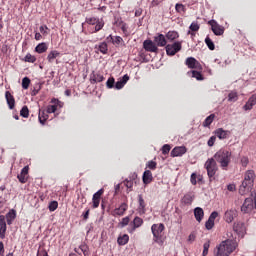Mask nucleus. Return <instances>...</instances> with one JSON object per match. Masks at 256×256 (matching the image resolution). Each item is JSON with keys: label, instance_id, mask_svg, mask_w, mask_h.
<instances>
[{"label": "nucleus", "instance_id": "obj_1", "mask_svg": "<svg viewBox=\"0 0 256 256\" xmlns=\"http://www.w3.org/2000/svg\"><path fill=\"white\" fill-rule=\"evenodd\" d=\"M235 249H237V242L235 240L228 239L222 241L221 244L216 247L215 256H229Z\"/></svg>", "mask_w": 256, "mask_h": 256}, {"label": "nucleus", "instance_id": "obj_2", "mask_svg": "<svg viewBox=\"0 0 256 256\" xmlns=\"http://www.w3.org/2000/svg\"><path fill=\"white\" fill-rule=\"evenodd\" d=\"M255 171L247 170L244 174V180L239 188L240 195H247L251 189H253V185L255 183Z\"/></svg>", "mask_w": 256, "mask_h": 256}, {"label": "nucleus", "instance_id": "obj_3", "mask_svg": "<svg viewBox=\"0 0 256 256\" xmlns=\"http://www.w3.org/2000/svg\"><path fill=\"white\" fill-rule=\"evenodd\" d=\"M231 155L232 153L225 149H220L214 154L215 161L219 163L223 171H227V167H229V163H231Z\"/></svg>", "mask_w": 256, "mask_h": 256}, {"label": "nucleus", "instance_id": "obj_4", "mask_svg": "<svg viewBox=\"0 0 256 256\" xmlns=\"http://www.w3.org/2000/svg\"><path fill=\"white\" fill-rule=\"evenodd\" d=\"M165 230V226L163 224H153L151 227L153 241L154 243H158V245H163V240L161 239V234Z\"/></svg>", "mask_w": 256, "mask_h": 256}, {"label": "nucleus", "instance_id": "obj_5", "mask_svg": "<svg viewBox=\"0 0 256 256\" xmlns=\"http://www.w3.org/2000/svg\"><path fill=\"white\" fill-rule=\"evenodd\" d=\"M204 168L207 171L208 177L211 179L212 177H215V174L217 173L218 167H217V160L215 158H209L205 164Z\"/></svg>", "mask_w": 256, "mask_h": 256}, {"label": "nucleus", "instance_id": "obj_6", "mask_svg": "<svg viewBox=\"0 0 256 256\" xmlns=\"http://www.w3.org/2000/svg\"><path fill=\"white\" fill-rule=\"evenodd\" d=\"M255 209H256V202H255L254 196L246 198L244 203L241 206L242 213H246V214L253 213Z\"/></svg>", "mask_w": 256, "mask_h": 256}, {"label": "nucleus", "instance_id": "obj_7", "mask_svg": "<svg viewBox=\"0 0 256 256\" xmlns=\"http://www.w3.org/2000/svg\"><path fill=\"white\" fill-rule=\"evenodd\" d=\"M181 49H183V42L182 41H176L172 44L166 45V53L170 57H173L174 55H177V53H179V51H181Z\"/></svg>", "mask_w": 256, "mask_h": 256}, {"label": "nucleus", "instance_id": "obj_8", "mask_svg": "<svg viewBox=\"0 0 256 256\" xmlns=\"http://www.w3.org/2000/svg\"><path fill=\"white\" fill-rule=\"evenodd\" d=\"M209 25L211 26V30L213 31L214 35H223L225 33V28L223 26L219 25L217 21L215 20H210Z\"/></svg>", "mask_w": 256, "mask_h": 256}, {"label": "nucleus", "instance_id": "obj_9", "mask_svg": "<svg viewBox=\"0 0 256 256\" xmlns=\"http://www.w3.org/2000/svg\"><path fill=\"white\" fill-rule=\"evenodd\" d=\"M237 215H238V213H237L236 209H234V208L229 209L224 214V220L226 221V223H233V221H235Z\"/></svg>", "mask_w": 256, "mask_h": 256}, {"label": "nucleus", "instance_id": "obj_10", "mask_svg": "<svg viewBox=\"0 0 256 256\" xmlns=\"http://www.w3.org/2000/svg\"><path fill=\"white\" fill-rule=\"evenodd\" d=\"M187 153V148L185 146H176L171 151V157H183Z\"/></svg>", "mask_w": 256, "mask_h": 256}, {"label": "nucleus", "instance_id": "obj_11", "mask_svg": "<svg viewBox=\"0 0 256 256\" xmlns=\"http://www.w3.org/2000/svg\"><path fill=\"white\" fill-rule=\"evenodd\" d=\"M185 63L189 69H201V63L194 57H188Z\"/></svg>", "mask_w": 256, "mask_h": 256}, {"label": "nucleus", "instance_id": "obj_12", "mask_svg": "<svg viewBox=\"0 0 256 256\" xmlns=\"http://www.w3.org/2000/svg\"><path fill=\"white\" fill-rule=\"evenodd\" d=\"M143 48L150 53H157V46L151 40H145L143 42Z\"/></svg>", "mask_w": 256, "mask_h": 256}, {"label": "nucleus", "instance_id": "obj_13", "mask_svg": "<svg viewBox=\"0 0 256 256\" xmlns=\"http://www.w3.org/2000/svg\"><path fill=\"white\" fill-rule=\"evenodd\" d=\"M103 195V189L98 190L92 198L93 209H97L99 207V203H101V196Z\"/></svg>", "mask_w": 256, "mask_h": 256}, {"label": "nucleus", "instance_id": "obj_14", "mask_svg": "<svg viewBox=\"0 0 256 256\" xmlns=\"http://www.w3.org/2000/svg\"><path fill=\"white\" fill-rule=\"evenodd\" d=\"M154 43L157 47H165L167 46V38H165V35L163 34H158L154 37Z\"/></svg>", "mask_w": 256, "mask_h": 256}, {"label": "nucleus", "instance_id": "obj_15", "mask_svg": "<svg viewBox=\"0 0 256 256\" xmlns=\"http://www.w3.org/2000/svg\"><path fill=\"white\" fill-rule=\"evenodd\" d=\"M256 105V95H252L243 106L244 111H251Z\"/></svg>", "mask_w": 256, "mask_h": 256}, {"label": "nucleus", "instance_id": "obj_16", "mask_svg": "<svg viewBox=\"0 0 256 256\" xmlns=\"http://www.w3.org/2000/svg\"><path fill=\"white\" fill-rule=\"evenodd\" d=\"M7 231V222H5V216H0V237L5 239V233Z\"/></svg>", "mask_w": 256, "mask_h": 256}, {"label": "nucleus", "instance_id": "obj_17", "mask_svg": "<svg viewBox=\"0 0 256 256\" xmlns=\"http://www.w3.org/2000/svg\"><path fill=\"white\" fill-rule=\"evenodd\" d=\"M194 217L198 223H201V221H203V217H205V212L203 211V208L196 207L194 209Z\"/></svg>", "mask_w": 256, "mask_h": 256}, {"label": "nucleus", "instance_id": "obj_18", "mask_svg": "<svg viewBox=\"0 0 256 256\" xmlns=\"http://www.w3.org/2000/svg\"><path fill=\"white\" fill-rule=\"evenodd\" d=\"M138 203H139V206H138V213H139V215H145L146 204H145V200L143 199V196L141 194L138 195Z\"/></svg>", "mask_w": 256, "mask_h": 256}, {"label": "nucleus", "instance_id": "obj_19", "mask_svg": "<svg viewBox=\"0 0 256 256\" xmlns=\"http://www.w3.org/2000/svg\"><path fill=\"white\" fill-rule=\"evenodd\" d=\"M127 81H129V75L125 74L122 79L118 80L114 87L115 89H123V87H125V85L127 84Z\"/></svg>", "mask_w": 256, "mask_h": 256}, {"label": "nucleus", "instance_id": "obj_20", "mask_svg": "<svg viewBox=\"0 0 256 256\" xmlns=\"http://www.w3.org/2000/svg\"><path fill=\"white\" fill-rule=\"evenodd\" d=\"M233 230L238 235H243L245 233V224L243 222L234 223Z\"/></svg>", "mask_w": 256, "mask_h": 256}, {"label": "nucleus", "instance_id": "obj_21", "mask_svg": "<svg viewBox=\"0 0 256 256\" xmlns=\"http://www.w3.org/2000/svg\"><path fill=\"white\" fill-rule=\"evenodd\" d=\"M104 79L105 77H103V75L97 74L95 72L90 75V82L92 85H95V83H101Z\"/></svg>", "mask_w": 256, "mask_h": 256}, {"label": "nucleus", "instance_id": "obj_22", "mask_svg": "<svg viewBox=\"0 0 256 256\" xmlns=\"http://www.w3.org/2000/svg\"><path fill=\"white\" fill-rule=\"evenodd\" d=\"M142 179L145 185H149V183L153 181V173H151V170L144 171Z\"/></svg>", "mask_w": 256, "mask_h": 256}, {"label": "nucleus", "instance_id": "obj_23", "mask_svg": "<svg viewBox=\"0 0 256 256\" xmlns=\"http://www.w3.org/2000/svg\"><path fill=\"white\" fill-rule=\"evenodd\" d=\"M5 98L9 109H13L15 107V98L13 97V95H11V92L6 91Z\"/></svg>", "mask_w": 256, "mask_h": 256}, {"label": "nucleus", "instance_id": "obj_24", "mask_svg": "<svg viewBox=\"0 0 256 256\" xmlns=\"http://www.w3.org/2000/svg\"><path fill=\"white\" fill-rule=\"evenodd\" d=\"M95 49L100 51V53H103V55H107V51H109L107 42H101L99 45L95 46Z\"/></svg>", "mask_w": 256, "mask_h": 256}, {"label": "nucleus", "instance_id": "obj_25", "mask_svg": "<svg viewBox=\"0 0 256 256\" xmlns=\"http://www.w3.org/2000/svg\"><path fill=\"white\" fill-rule=\"evenodd\" d=\"M216 137L218 139H227V136L229 135V131L223 130V128H219L215 131Z\"/></svg>", "mask_w": 256, "mask_h": 256}, {"label": "nucleus", "instance_id": "obj_26", "mask_svg": "<svg viewBox=\"0 0 256 256\" xmlns=\"http://www.w3.org/2000/svg\"><path fill=\"white\" fill-rule=\"evenodd\" d=\"M125 211H127V203H122L120 207L114 210V215H124Z\"/></svg>", "mask_w": 256, "mask_h": 256}, {"label": "nucleus", "instance_id": "obj_27", "mask_svg": "<svg viewBox=\"0 0 256 256\" xmlns=\"http://www.w3.org/2000/svg\"><path fill=\"white\" fill-rule=\"evenodd\" d=\"M141 225H143V219L139 218V217H135L133 220V228L131 229L130 233H133V231H135V229H139V227H141Z\"/></svg>", "mask_w": 256, "mask_h": 256}, {"label": "nucleus", "instance_id": "obj_28", "mask_svg": "<svg viewBox=\"0 0 256 256\" xmlns=\"http://www.w3.org/2000/svg\"><path fill=\"white\" fill-rule=\"evenodd\" d=\"M166 39H168L170 42L175 41V39H179V32H177V31L167 32Z\"/></svg>", "mask_w": 256, "mask_h": 256}, {"label": "nucleus", "instance_id": "obj_29", "mask_svg": "<svg viewBox=\"0 0 256 256\" xmlns=\"http://www.w3.org/2000/svg\"><path fill=\"white\" fill-rule=\"evenodd\" d=\"M59 55H61V54L59 53V51H57V50L51 51V52L48 54V56H47V59H48L49 63H53V61H55V59H57V57H59Z\"/></svg>", "mask_w": 256, "mask_h": 256}, {"label": "nucleus", "instance_id": "obj_30", "mask_svg": "<svg viewBox=\"0 0 256 256\" xmlns=\"http://www.w3.org/2000/svg\"><path fill=\"white\" fill-rule=\"evenodd\" d=\"M190 31H188V35H195L193 32H197L200 29L199 23L192 22L189 26ZM192 31V32H191Z\"/></svg>", "mask_w": 256, "mask_h": 256}, {"label": "nucleus", "instance_id": "obj_31", "mask_svg": "<svg viewBox=\"0 0 256 256\" xmlns=\"http://www.w3.org/2000/svg\"><path fill=\"white\" fill-rule=\"evenodd\" d=\"M118 245H127V243H129V235L124 234L120 237H118Z\"/></svg>", "mask_w": 256, "mask_h": 256}, {"label": "nucleus", "instance_id": "obj_32", "mask_svg": "<svg viewBox=\"0 0 256 256\" xmlns=\"http://www.w3.org/2000/svg\"><path fill=\"white\" fill-rule=\"evenodd\" d=\"M36 53H45L47 51V44L46 43H40L35 48Z\"/></svg>", "mask_w": 256, "mask_h": 256}, {"label": "nucleus", "instance_id": "obj_33", "mask_svg": "<svg viewBox=\"0 0 256 256\" xmlns=\"http://www.w3.org/2000/svg\"><path fill=\"white\" fill-rule=\"evenodd\" d=\"M182 203H184V205H191V203H193V196L191 194L184 195Z\"/></svg>", "mask_w": 256, "mask_h": 256}, {"label": "nucleus", "instance_id": "obj_34", "mask_svg": "<svg viewBox=\"0 0 256 256\" xmlns=\"http://www.w3.org/2000/svg\"><path fill=\"white\" fill-rule=\"evenodd\" d=\"M205 43H206L208 49H210V51H214L215 50V44L213 43V40H211V38L206 37L205 38Z\"/></svg>", "mask_w": 256, "mask_h": 256}, {"label": "nucleus", "instance_id": "obj_35", "mask_svg": "<svg viewBox=\"0 0 256 256\" xmlns=\"http://www.w3.org/2000/svg\"><path fill=\"white\" fill-rule=\"evenodd\" d=\"M215 119V114H211L208 116L204 121V127H209L213 123V120Z\"/></svg>", "mask_w": 256, "mask_h": 256}, {"label": "nucleus", "instance_id": "obj_36", "mask_svg": "<svg viewBox=\"0 0 256 256\" xmlns=\"http://www.w3.org/2000/svg\"><path fill=\"white\" fill-rule=\"evenodd\" d=\"M21 117H24V119H27L29 117V108L27 106H23L20 111Z\"/></svg>", "mask_w": 256, "mask_h": 256}, {"label": "nucleus", "instance_id": "obj_37", "mask_svg": "<svg viewBox=\"0 0 256 256\" xmlns=\"http://www.w3.org/2000/svg\"><path fill=\"white\" fill-rule=\"evenodd\" d=\"M192 77H194V79H197V81H203V75H201V72L199 71H191Z\"/></svg>", "mask_w": 256, "mask_h": 256}, {"label": "nucleus", "instance_id": "obj_38", "mask_svg": "<svg viewBox=\"0 0 256 256\" xmlns=\"http://www.w3.org/2000/svg\"><path fill=\"white\" fill-rule=\"evenodd\" d=\"M29 85H31V79H29V77H24L22 79V87L24 89H29Z\"/></svg>", "mask_w": 256, "mask_h": 256}, {"label": "nucleus", "instance_id": "obj_39", "mask_svg": "<svg viewBox=\"0 0 256 256\" xmlns=\"http://www.w3.org/2000/svg\"><path fill=\"white\" fill-rule=\"evenodd\" d=\"M24 61H26V63H35V61H37V58H35V56L31 54H27L24 58Z\"/></svg>", "mask_w": 256, "mask_h": 256}, {"label": "nucleus", "instance_id": "obj_40", "mask_svg": "<svg viewBox=\"0 0 256 256\" xmlns=\"http://www.w3.org/2000/svg\"><path fill=\"white\" fill-rule=\"evenodd\" d=\"M205 227L208 231H211V229H213V227H215V222H213V220H211L210 218H208V220L205 223Z\"/></svg>", "mask_w": 256, "mask_h": 256}, {"label": "nucleus", "instance_id": "obj_41", "mask_svg": "<svg viewBox=\"0 0 256 256\" xmlns=\"http://www.w3.org/2000/svg\"><path fill=\"white\" fill-rule=\"evenodd\" d=\"M238 96H237V92H231L228 95V101H231L233 103H235V101H237Z\"/></svg>", "mask_w": 256, "mask_h": 256}, {"label": "nucleus", "instance_id": "obj_42", "mask_svg": "<svg viewBox=\"0 0 256 256\" xmlns=\"http://www.w3.org/2000/svg\"><path fill=\"white\" fill-rule=\"evenodd\" d=\"M106 87L108 89H113V87H115V78H109L106 82Z\"/></svg>", "mask_w": 256, "mask_h": 256}, {"label": "nucleus", "instance_id": "obj_43", "mask_svg": "<svg viewBox=\"0 0 256 256\" xmlns=\"http://www.w3.org/2000/svg\"><path fill=\"white\" fill-rule=\"evenodd\" d=\"M57 207H59V203H57V201H52L49 204V211H56Z\"/></svg>", "mask_w": 256, "mask_h": 256}, {"label": "nucleus", "instance_id": "obj_44", "mask_svg": "<svg viewBox=\"0 0 256 256\" xmlns=\"http://www.w3.org/2000/svg\"><path fill=\"white\" fill-rule=\"evenodd\" d=\"M105 23L103 21H97L96 26H95V33H97V31H101L104 27Z\"/></svg>", "mask_w": 256, "mask_h": 256}, {"label": "nucleus", "instance_id": "obj_45", "mask_svg": "<svg viewBox=\"0 0 256 256\" xmlns=\"http://www.w3.org/2000/svg\"><path fill=\"white\" fill-rule=\"evenodd\" d=\"M15 217H17V213L15 212V210H11L6 214V219L15 220Z\"/></svg>", "mask_w": 256, "mask_h": 256}, {"label": "nucleus", "instance_id": "obj_46", "mask_svg": "<svg viewBox=\"0 0 256 256\" xmlns=\"http://www.w3.org/2000/svg\"><path fill=\"white\" fill-rule=\"evenodd\" d=\"M209 247H210L209 241L205 242L204 245H203V253H202L203 256L208 255Z\"/></svg>", "mask_w": 256, "mask_h": 256}, {"label": "nucleus", "instance_id": "obj_47", "mask_svg": "<svg viewBox=\"0 0 256 256\" xmlns=\"http://www.w3.org/2000/svg\"><path fill=\"white\" fill-rule=\"evenodd\" d=\"M175 9L177 13H185V6L183 4H176Z\"/></svg>", "mask_w": 256, "mask_h": 256}, {"label": "nucleus", "instance_id": "obj_48", "mask_svg": "<svg viewBox=\"0 0 256 256\" xmlns=\"http://www.w3.org/2000/svg\"><path fill=\"white\" fill-rule=\"evenodd\" d=\"M98 21H99V19H97L95 17L86 18V23H88L89 25H96V23Z\"/></svg>", "mask_w": 256, "mask_h": 256}, {"label": "nucleus", "instance_id": "obj_49", "mask_svg": "<svg viewBox=\"0 0 256 256\" xmlns=\"http://www.w3.org/2000/svg\"><path fill=\"white\" fill-rule=\"evenodd\" d=\"M169 151H171V145L165 144V145L162 147V153H163V155H167V154L169 153Z\"/></svg>", "mask_w": 256, "mask_h": 256}, {"label": "nucleus", "instance_id": "obj_50", "mask_svg": "<svg viewBox=\"0 0 256 256\" xmlns=\"http://www.w3.org/2000/svg\"><path fill=\"white\" fill-rule=\"evenodd\" d=\"M40 33H42V35H49V27H47V25L40 26Z\"/></svg>", "mask_w": 256, "mask_h": 256}, {"label": "nucleus", "instance_id": "obj_51", "mask_svg": "<svg viewBox=\"0 0 256 256\" xmlns=\"http://www.w3.org/2000/svg\"><path fill=\"white\" fill-rule=\"evenodd\" d=\"M147 167H148V169H152V170L157 169V162H155L153 160L148 161Z\"/></svg>", "mask_w": 256, "mask_h": 256}, {"label": "nucleus", "instance_id": "obj_52", "mask_svg": "<svg viewBox=\"0 0 256 256\" xmlns=\"http://www.w3.org/2000/svg\"><path fill=\"white\" fill-rule=\"evenodd\" d=\"M215 141H217V137L216 136L210 137L208 142H207L208 147H213L215 145Z\"/></svg>", "mask_w": 256, "mask_h": 256}, {"label": "nucleus", "instance_id": "obj_53", "mask_svg": "<svg viewBox=\"0 0 256 256\" xmlns=\"http://www.w3.org/2000/svg\"><path fill=\"white\" fill-rule=\"evenodd\" d=\"M240 163L242 167H247V165H249V158H247L246 156L242 157Z\"/></svg>", "mask_w": 256, "mask_h": 256}, {"label": "nucleus", "instance_id": "obj_54", "mask_svg": "<svg viewBox=\"0 0 256 256\" xmlns=\"http://www.w3.org/2000/svg\"><path fill=\"white\" fill-rule=\"evenodd\" d=\"M39 121L41 125H45V121H47V115L45 116V113L39 114Z\"/></svg>", "mask_w": 256, "mask_h": 256}, {"label": "nucleus", "instance_id": "obj_55", "mask_svg": "<svg viewBox=\"0 0 256 256\" xmlns=\"http://www.w3.org/2000/svg\"><path fill=\"white\" fill-rule=\"evenodd\" d=\"M17 177H18V180L20 181V183H25L27 181V175H25V174L20 173V174H18Z\"/></svg>", "mask_w": 256, "mask_h": 256}, {"label": "nucleus", "instance_id": "obj_56", "mask_svg": "<svg viewBox=\"0 0 256 256\" xmlns=\"http://www.w3.org/2000/svg\"><path fill=\"white\" fill-rule=\"evenodd\" d=\"M121 41H123V38H121V36H116V37L112 38V43L114 45H119V43H121Z\"/></svg>", "mask_w": 256, "mask_h": 256}, {"label": "nucleus", "instance_id": "obj_57", "mask_svg": "<svg viewBox=\"0 0 256 256\" xmlns=\"http://www.w3.org/2000/svg\"><path fill=\"white\" fill-rule=\"evenodd\" d=\"M37 256H49V254H47V251L45 249L39 248Z\"/></svg>", "mask_w": 256, "mask_h": 256}, {"label": "nucleus", "instance_id": "obj_58", "mask_svg": "<svg viewBox=\"0 0 256 256\" xmlns=\"http://www.w3.org/2000/svg\"><path fill=\"white\" fill-rule=\"evenodd\" d=\"M55 111H57L56 105H50L47 107V113H55Z\"/></svg>", "mask_w": 256, "mask_h": 256}, {"label": "nucleus", "instance_id": "obj_59", "mask_svg": "<svg viewBox=\"0 0 256 256\" xmlns=\"http://www.w3.org/2000/svg\"><path fill=\"white\" fill-rule=\"evenodd\" d=\"M124 185L127 187V189H131L133 187V180L126 179L124 181Z\"/></svg>", "mask_w": 256, "mask_h": 256}, {"label": "nucleus", "instance_id": "obj_60", "mask_svg": "<svg viewBox=\"0 0 256 256\" xmlns=\"http://www.w3.org/2000/svg\"><path fill=\"white\" fill-rule=\"evenodd\" d=\"M219 217V213L217 211H214L210 214L209 218L210 220H212L213 222H215V218Z\"/></svg>", "mask_w": 256, "mask_h": 256}, {"label": "nucleus", "instance_id": "obj_61", "mask_svg": "<svg viewBox=\"0 0 256 256\" xmlns=\"http://www.w3.org/2000/svg\"><path fill=\"white\" fill-rule=\"evenodd\" d=\"M129 217H125L121 221V227H126V225H129Z\"/></svg>", "mask_w": 256, "mask_h": 256}, {"label": "nucleus", "instance_id": "obj_62", "mask_svg": "<svg viewBox=\"0 0 256 256\" xmlns=\"http://www.w3.org/2000/svg\"><path fill=\"white\" fill-rule=\"evenodd\" d=\"M191 183L192 185H197V175L195 173L191 175Z\"/></svg>", "mask_w": 256, "mask_h": 256}, {"label": "nucleus", "instance_id": "obj_63", "mask_svg": "<svg viewBox=\"0 0 256 256\" xmlns=\"http://www.w3.org/2000/svg\"><path fill=\"white\" fill-rule=\"evenodd\" d=\"M5 255V245L3 242H0V256Z\"/></svg>", "mask_w": 256, "mask_h": 256}, {"label": "nucleus", "instance_id": "obj_64", "mask_svg": "<svg viewBox=\"0 0 256 256\" xmlns=\"http://www.w3.org/2000/svg\"><path fill=\"white\" fill-rule=\"evenodd\" d=\"M20 173H22V175H29V166H25L22 170H21V172Z\"/></svg>", "mask_w": 256, "mask_h": 256}]
</instances>
